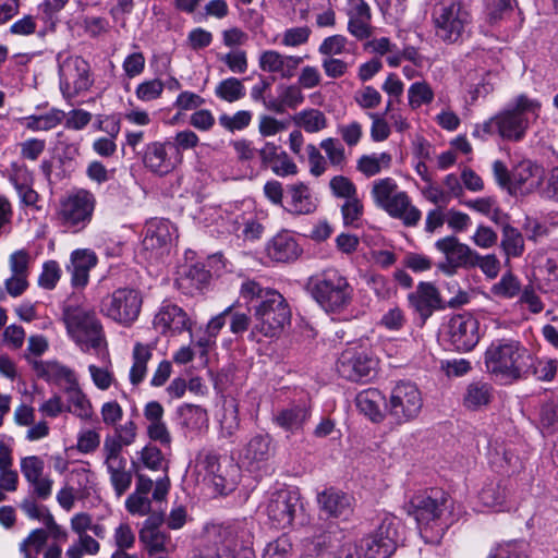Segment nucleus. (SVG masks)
<instances>
[{"label": "nucleus", "instance_id": "obj_1", "mask_svg": "<svg viewBox=\"0 0 558 558\" xmlns=\"http://www.w3.org/2000/svg\"><path fill=\"white\" fill-rule=\"evenodd\" d=\"M243 298L255 301L253 304L254 329L265 337H275L290 324L291 310L281 293L265 289L256 281H246L241 287Z\"/></svg>", "mask_w": 558, "mask_h": 558}, {"label": "nucleus", "instance_id": "obj_2", "mask_svg": "<svg viewBox=\"0 0 558 558\" xmlns=\"http://www.w3.org/2000/svg\"><path fill=\"white\" fill-rule=\"evenodd\" d=\"M541 104L536 99L520 95L514 100V106L506 109L489 120L485 121L482 130L486 134H498L502 138L519 141L529 128V114L538 116Z\"/></svg>", "mask_w": 558, "mask_h": 558}, {"label": "nucleus", "instance_id": "obj_3", "mask_svg": "<svg viewBox=\"0 0 558 558\" xmlns=\"http://www.w3.org/2000/svg\"><path fill=\"white\" fill-rule=\"evenodd\" d=\"M530 352L514 340L494 341L485 352V365L490 374L502 379L526 378Z\"/></svg>", "mask_w": 558, "mask_h": 558}, {"label": "nucleus", "instance_id": "obj_4", "mask_svg": "<svg viewBox=\"0 0 558 558\" xmlns=\"http://www.w3.org/2000/svg\"><path fill=\"white\" fill-rule=\"evenodd\" d=\"M306 288L326 312H340L352 300L353 288L338 270L329 269L308 279Z\"/></svg>", "mask_w": 558, "mask_h": 558}, {"label": "nucleus", "instance_id": "obj_5", "mask_svg": "<svg viewBox=\"0 0 558 558\" xmlns=\"http://www.w3.org/2000/svg\"><path fill=\"white\" fill-rule=\"evenodd\" d=\"M63 320L69 336L83 351L99 350L107 344L102 324L94 310L69 305L63 310Z\"/></svg>", "mask_w": 558, "mask_h": 558}, {"label": "nucleus", "instance_id": "obj_6", "mask_svg": "<svg viewBox=\"0 0 558 558\" xmlns=\"http://www.w3.org/2000/svg\"><path fill=\"white\" fill-rule=\"evenodd\" d=\"M371 195L377 207L390 217L400 219L408 227H413L421 220V210L412 205L407 192L400 191L392 178L375 180Z\"/></svg>", "mask_w": 558, "mask_h": 558}, {"label": "nucleus", "instance_id": "obj_7", "mask_svg": "<svg viewBox=\"0 0 558 558\" xmlns=\"http://www.w3.org/2000/svg\"><path fill=\"white\" fill-rule=\"evenodd\" d=\"M471 21L469 7L460 0H441L433 12L436 36L448 44L457 43Z\"/></svg>", "mask_w": 558, "mask_h": 558}, {"label": "nucleus", "instance_id": "obj_8", "mask_svg": "<svg viewBox=\"0 0 558 558\" xmlns=\"http://www.w3.org/2000/svg\"><path fill=\"white\" fill-rule=\"evenodd\" d=\"M143 305V295L133 288H118L107 294L99 304V312L107 318L130 327L137 320Z\"/></svg>", "mask_w": 558, "mask_h": 558}, {"label": "nucleus", "instance_id": "obj_9", "mask_svg": "<svg viewBox=\"0 0 558 558\" xmlns=\"http://www.w3.org/2000/svg\"><path fill=\"white\" fill-rule=\"evenodd\" d=\"M197 466L205 472L204 480L216 493L226 495L235 488L239 468L228 459L221 461V457L213 450H202L197 457Z\"/></svg>", "mask_w": 558, "mask_h": 558}, {"label": "nucleus", "instance_id": "obj_10", "mask_svg": "<svg viewBox=\"0 0 558 558\" xmlns=\"http://www.w3.org/2000/svg\"><path fill=\"white\" fill-rule=\"evenodd\" d=\"M422 408V393L415 384L400 381L392 388L387 410L398 424L415 420L420 415Z\"/></svg>", "mask_w": 558, "mask_h": 558}, {"label": "nucleus", "instance_id": "obj_11", "mask_svg": "<svg viewBox=\"0 0 558 558\" xmlns=\"http://www.w3.org/2000/svg\"><path fill=\"white\" fill-rule=\"evenodd\" d=\"M60 89L66 99L89 89L93 84L89 63L80 56H69L59 64Z\"/></svg>", "mask_w": 558, "mask_h": 558}, {"label": "nucleus", "instance_id": "obj_12", "mask_svg": "<svg viewBox=\"0 0 558 558\" xmlns=\"http://www.w3.org/2000/svg\"><path fill=\"white\" fill-rule=\"evenodd\" d=\"M94 208V195L86 190H80L61 201L58 219L62 226L78 231L89 223Z\"/></svg>", "mask_w": 558, "mask_h": 558}, {"label": "nucleus", "instance_id": "obj_13", "mask_svg": "<svg viewBox=\"0 0 558 558\" xmlns=\"http://www.w3.org/2000/svg\"><path fill=\"white\" fill-rule=\"evenodd\" d=\"M302 508L301 496L296 489H279L268 500L267 515L276 527L286 529L291 526Z\"/></svg>", "mask_w": 558, "mask_h": 558}, {"label": "nucleus", "instance_id": "obj_14", "mask_svg": "<svg viewBox=\"0 0 558 558\" xmlns=\"http://www.w3.org/2000/svg\"><path fill=\"white\" fill-rule=\"evenodd\" d=\"M398 532L393 519H385L378 529L361 541L363 558H389L396 550Z\"/></svg>", "mask_w": 558, "mask_h": 558}, {"label": "nucleus", "instance_id": "obj_15", "mask_svg": "<svg viewBox=\"0 0 558 558\" xmlns=\"http://www.w3.org/2000/svg\"><path fill=\"white\" fill-rule=\"evenodd\" d=\"M376 362L365 351L350 348L344 350L337 362L338 374L351 381H362L375 369Z\"/></svg>", "mask_w": 558, "mask_h": 558}, {"label": "nucleus", "instance_id": "obj_16", "mask_svg": "<svg viewBox=\"0 0 558 558\" xmlns=\"http://www.w3.org/2000/svg\"><path fill=\"white\" fill-rule=\"evenodd\" d=\"M102 452L110 482L118 496H122L132 484V474L126 470V459L117 442L105 440Z\"/></svg>", "mask_w": 558, "mask_h": 558}, {"label": "nucleus", "instance_id": "obj_17", "mask_svg": "<svg viewBox=\"0 0 558 558\" xmlns=\"http://www.w3.org/2000/svg\"><path fill=\"white\" fill-rule=\"evenodd\" d=\"M450 343L458 351H471L480 340L478 322L471 315H456L448 323Z\"/></svg>", "mask_w": 558, "mask_h": 558}, {"label": "nucleus", "instance_id": "obj_18", "mask_svg": "<svg viewBox=\"0 0 558 558\" xmlns=\"http://www.w3.org/2000/svg\"><path fill=\"white\" fill-rule=\"evenodd\" d=\"M434 495H416L409 504V513L414 517L418 525H429L436 522L446 509L447 498L441 492Z\"/></svg>", "mask_w": 558, "mask_h": 558}, {"label": "nucleus", "instance_id": "obj_19", "mask_svg": "<svg viewBox=\"0 0 558 558\" xmlns=\"http://www.w3.org/2000/svg\"><path fill=\"white\" fill-rule=\"evenodd\" d=\"M544 169L531 160H523L512 169V181L509 185L511 195H527L536 191L544 180Z\"/></svg>", "mask_w": 558, "mask_h": 558}, {"label": "nucleus", "instance_id": "obj_20", "mask_svg": "<svg viewBox=\"0 0 558 558\" xmlns=\"http://www.w3.org/2000/svg\"><path fill=\"white\" fill-rule=\"evenodd\" d=\"M410 306L425 322L435 311L445 308L438 289L430 282H420L408 295Z\"/></svg>", "mask_w": 558, "mask_h": 558}, {"label": "nucleus", "instance_id": "obj_21", "mask_svg": "<svg viewBox=\"0 0 558 558\" xmlns=\"http://www.w3.org/2000/svg\"><path fill=\"white\" fill-rule=\"evenodd\" d=\"M302 62V57L284 56L276 50H265L258 58V65L262 71L277 73L286 80L295 75L296 69Z\"/></svg>", "mask_w": 558, "mask_h": 558}, {"label": "nucleus", "instance_id": "obj_22", "mask_svg": "<svg viewBox=\"0 0 558 558\" xmlns=\"http://www.w3.org/2000/svg\"><path fill=\"white\" fill-rule=\"evenodd\" d=\"M436 248L446 257V263L451 267H474L477 253L469 245L459 242L456 236H446L435 243Z\"/></svg>", "mask_w": 558, "mask_h": 558}, {"label": "nucleus", "instance_id": "obj_23", "mask_svg": "<svg viewBox=\"0 0 558 558\" xmlns=\"http://www.w3.org/2000/svg\"><path fill=\"white\" fill-rule=\"evenodd\" d=\"M187 314L178 305H162L154 318V327L162 335L181 333L190 329Z\"/></svg>", "mask_w": 558, "mask_h": 558}, {"label": "nucleus", "instance_id": "obj_24", "mask_svg": "<svg viewBox=\"0 0 558 558\" xmlns=\"http://www.w3.org/2000/svg\"><path fill=\"white\" fill-rule=\"evenodd\" d=\"M322 511L328 517L348 519L353 512V498L336 488H327L317 495Z\"/></svg>", "mask_w": 558, "mask_h": 558}, {"label": "nucleus", "instance_id": "obj_25", "mask_svg": "<svg viewBox=\"0 0 558 558\" xmlns=\"http://www.w3.org/2000/svg\"><path fill=\"white\" fill-rule=\"evenodd\" d=\"M253 522L247 520L234 521L220 526L219 536L222 542L221 549H228L230 553L236 548H244L252 544Z\"/></svg>", "mask_w": 558, "mask_h": 558}, {"label": "nucleus", "instance_id": "obj_26", "mask_svg": "<svg viewBox=\"0 0 558 558\" xmlns=\"http://www.w3.org/2000/svg\"><path fill=\"white\" fill-rule=\"evenodd\" d=\"M274 454L271 437L269 435L256 434L244 446L241 459L247 468L257 470Z\"/></svg>", "mask_w": 558, "mask_h": 558}, {"label": "nucleus", "instance_id": "obj_27", "mask_svg": "<svg viewBox=\"0 0 558 558\" xmlns=\"http://www.w3.org/2000/svg\"><path fill=\"white\" fill-rule=\"evenodd\" d=\"M169 148H172L169 143L153 142L147 144L143 154L145 167L159 175L171 172L175 168L177 161L169 155Z\"/></svg>", "mask_w": 558, "mask_h": 558}, {"label": "nucleus", "instance_id": "obj_28", "mask_svg": "<svg viewBox=\"0 0 558 558\" xmlns=\"http://www.w3.org/2000/svg\"><path fill=\"white\" fill-rule=\"evenodd\" d=\"M96 254L87 248L75 250L71 254L70 264L66 266L71 274L73 287H85L89 280V271L97 265Z\"/></svg>", "mask_w": 558, "mask_h": 558}, {"label": "nucleus", "instance_id": "obj_29", "mask_svg": "<svg viewBox=\"0 0 558 558\" xmlns=\"http://www.w3.org/2000/svg\"><path fill=\"white\" fill-rule=\"evenodd\" d=\"M348 31L359 40L372 36L371 10L363 0H353L349 10Z\"/></svg>", "mask_w": 558, "mask_h": 558}, {"label": "nucleus", "instance_id": "obj_30", "mask_svg": "<svg viewBox=\"0 0 558 558\" xmlns=\"http://www.w3.org/2000/svg\"><path fill=\"white\" fill-rule=\"evenodd\" d=\"M301 253V247L289 232L278 233L267 245L268 256L280 263L293 262Z\"/></svg>", "mask_w": 558, "mask_h": 558}, {"label": "nucleus", "instance_id": "obj_31", "mask_svg": "<svg viewBox=\"0 0 558 558\" xmlns=\"http://www.w3.org/2000/svg\"><path fill=\"white\" fill-rule=\"evenodd\" d=\"M138 537L149 557H156L158 554L168 555L175 550V544L171 536L161 530H155L148 525L143 526Z\"/></svg>", "mask_w": 558, "mask_h": 558}, {"label": "nucleus", "instance_id": "obj_32", "mask_svg": "<svg viewBox=\"0 0 558 558\" xmlns=\"http://www.w3.org/2000/svg\"><path fill=\"white\" fill-rule=\"evenodd\" d=\"M496 73L484 69L470 70L462 80L464 88L472 95L475 100L484 97L494 90Z\"/></svg>", "mask_w": 558, "mask_h": 558}, {"label": "nucleus", "instance_id": "obj_33", "mask_svg": "<svg viewBox=\"0 0 558 558\" xmlns=\"http://www.w3.org/2000/svg\"><path fill=\"white\" fill-rule=\"evenodd\" d=\"M172 226L167 220H153L147 223L143 247L146 251H158L167 247L171 242Z\"/></svg>", "mask_w": 558, "mask_h": 558}, {"label": "nucleus", "instance_id": "obj_34", "mask_svg": "<svg viewBox=\"0 0 558 558\" xmlns=\"http://www.w3.org/2000/svg\"><path fill=\"white\" fill-rule=\"evenodd\" d=\"M310 417V411L305 405H292L280 410L274 417V422L290 433L301 430Z\"/></svg>", "mask_w": 558, "mask_h": 558}, {"label": "nucleus", "instance_id": "obj_35", "mask_svg": "<svg viewBox=\"0 0 558 558\" xmlns=\"http://www.w3.org/2000/svg\"><path fill=\"white\" fill-rule=\"evenodd\" d=\"M384 401L385 397L377 389L363 390L357 393L355 398L359 411L374 422L383 420L381 405L384 404Z\"/></svg>", "mask_w": 558, "mask_h": 558}, {"label": "nucleus", "instance_id": "obj_36", "mask_svg": "<svg viewBox=\"0 0 558 558\" xmlns=\"http://www.w3.org/2000/svg\"><path fill=\"white\" fill-rule=\"evenodd\" d=\"M288 191L291 197L288 207L289 213L293 215H308L315 211L316 204L312 199L310 190L305 184H292Z\"/></svg>", "mask_w": 558, "mask_h": 558}, {"label": "nucleus", "instance_id": "obj_37", "mask_svg": "<svg viewBox=\"0 0 558 558\" xmlns=\"http://www.w3.org/2000/svg\"><path fill=\"white\" fill-rule=\"evenodd\" d=\"M220 435L231 438L240 428L239 404L234 398H226L222 403V413L219 418Z\"/></svg>", "mask_w": 558, "mask_h": 558}, {"label": "nucleus", "instance_id": "obj_38", "mask_svg": "<svg viewBox=\"0 0 558 558\" xmlns=\"http://www.w3.org/2000/svg\"><path fill=\"white\" fill-rule=\"evenodd\" d=\"M181 424L190 430H201L208 425V414L201 405L185 403L178 409Z\"/></svg>", "mask_w": 558, "mask_h": 558}, {"label": "nucleus", "instance_id": "obj_39", "mask_svg": "<svg viewBox=\"0 0 558 558\" xmlns=\"http://www.w3.org/2000/svg\"><path fill=\"white\" fill-rule=\"evenodd\" d=\"M490 385L482 381L471 383L465 390L463 404L471 410H476L490 402L493 396Z\"/></svg>", "mask_w": 558, "mask_h": 558}, {"label": "nucleus", "instance_id": "obj_40", "mask_svg": "<svg viewBox=\"0 0 558 558\" xmlns=\"http://www.w3.org/2000/svg\"><path fill=\"white\" fill-rule=\"evenodd\" d=\"M68 396V410L83 420H88L93 414V407L87 397L80 389L78 385L65 388Z\"/></svg>", "mask_w": 558, "mask_h": 558}, {"label": "nucleus", "instance_id": "obj_41", "mask_svg": "<svg viewBox=\"0 0 558 558\" xmlns=\"http://www.w3.org/2000/svg\"><path fill=\"white\" fill-rule=\"evenodd\" d=\"M294 123L307 133H318L327 128V118L318 109H305L293 117Z\"/></svg>", "mask_w": 558, "mask_h": 558}, {"label": "nucleus", "instance_id": "obj_42", "mask_svg": "<svg viewBox=\"0 0 558 558\" xmlns=\"http://www.w3.org/2000/svg\"><path fill=\"white\" fill-rule=\"evenodd\" d=\"M526 368V377L534 376L538 380L550 381L557 373V361L553 359H536L530 353Z\"/></svg>", "mask_w": 558, "mask_h": 558}, {"label": "nucleus", "instance_id": "obj_43", "mask_svg": "<svg viewBox=\"0 0 558 558\" xmlns=\"http://www.w3.org/2000/svg\"><path fill=\"white\" fill-rule=\"evenodd\" d=\"M151 350L148 345L136 343L133 350V366L130 371V380L133 385H138L146 375L147 362L151 357Z\"/></svg>", "mask_w": 558, "mask_h": 558}, {"label": "nucleus", "instance_id": "obj_44", "mask_svg": "<svg viewBox=\"0 0 558 558\" xmlns=\"http://www.w3.org/2000/svg\"><path fill=\"white\" fill-rule=\"evenodd\" d=\"M391 156L387 153L363 155L359 158L356 169L366 177L378 174L383 168H389Z\"/></svg>", "mask_w": 558, "mask_h": 558}, {"label": "nucleus", "instance_id": "obj_45", "mask_svg": "<svg viewBox=\"0 0 558 558\" xmlns=\"http://www.w3.org/2000/svg\"><path fill=\"white\" fill-rule=\"evenodd\" d=\"M515 0H484L486 22L496 25L513 11Z\"/></svg>", "mask_w": 558, "mask_h": 558}, {"label": "nucleus", "instance_id": "obj_46", "mask_svg": "<svg viewBox=\"0 0 558 558\" xmlns=\"http://www.w3.org/2000/svg\"><path fill=\"white\" fill-rule=\"evenodd\" d=\"M500 246L507 257H519L524 252L523 235L517 228L505 226Z\"/></svg>", "mask_w": 558, "mask_h": 558}, {"label": "nucleus", "instance_id": "obj_47", "mask_svg": "<svg viewBox=\"0 0 558 558\" xmlns=\"http://www.w3.org/2000/svg\"><path fill=\"white\" fill-rule=\"evenodd\" d=\"M48 532L44 529H36L21 543L20 551L25 558H35L46 546Z\"/></svg>", "mask_w": 558, "mask_h": 558}, {"label": "nucleus", "instance_id": "obj_48", "mask_svg": "<svg viewBox=\"0 0 558 558\" xmlns=\"http://www.w3.org/2000/svg\"><path fill=\"white\" fill-rule=\"evenodd\" d=\"M77 536V541L65 551L68 558H83L84 555L95 556L99 553L100 544L98 541L88 534Z\"/></svg>", "mask_w": 558, "mask_h": 558}, {"label": "nucleus", "instance_id": "obj_49", "mask_svg": "<svg viewBox=\"0 0 558 558\" xmlns=\"http://www.w3.org/2000/svg\"><path fill=\"white\" fill-rule=\"evenodd\" d=\"M409 106L417 109L422 105L430 104L434 99V92L430 85L425 82H415L408 89Z\"/></svg>", "mask_w": 558, "mask_h": 558}, {"label": "nucleus", "instance_id": "obj_50", "mask_svg": "<svg viewBox=\"0 0 558 558\" xmlns=\"http://www.w3.org/2000/svg\"><path fill=\"white\" fill-rule=\"evenodd\" d=\"M216 95L228 102H234L245 96V87L239 78L229 77L217 85Z\"/></svg>", "mask_w": 558, "mask_h": 558}, {"label": "nucleus", "instance_id": "obj_51", "mask_svg": "<svg viewBox=\"0 0 558 558\" xmlns=\"http://www.w3.org/2000/svg\"><path fill=\"white\" fill-rule=\"evenodd\" d=\"M320 148L327 156V161L338 168L342 169L347 162L345 150L343 145L333 137L325 138L319 144Z\"/></svg>", "mask_w": 558, "mask_h": 558}, {"label": "nucleus", "instance_id": "obj_52", "mask_svg": "<svg viewBox=\"0 0 558 558\" xmlns=\"http://www.w3.org/2000/svg\"><path fill=\"white\" fill-rule=\"evenodd\" d=\"M521 287L519 280L511 274L502 275L500 280L492 288V292L500 298L512 299L520 293Z\"/></svg>", "mask_w": 558, "mask_h": 558}, {"label": "nucleus", "instance_id": "obj_53", "mask_svg": "<svg viewBox=\"0 0 558 558\" xmlns=\"http://www.w3.org/2000/svg\"><path fill=\"white\" fill-rule=\"evenodd\" d=\"M539 423L543 430L547 434L558 432V403L548 401L542 405Z\"/></svg>", "mask_w": 558, "mask_h": 558}, {"label": "nucleus", "instance_id": "obj_54", "mask_svg": "<svg viewBox=\"0 0 558 558\" xmlns=\"http://www.w3.org/2000/svg\"><path fill=\"white\" fill-rule=\"evenodd\" d=\"M219 124L230 131H240L250 125L252 121V113L247 110H240L235 112L233 116H229L223 113L219 117Z\"/></svg>", "mask_w": 558, "mask_h": 558}, {"label": "nucleus", "instance_id": "obj_55", "mask_svg": "<svg viewBox=\"0 0 558 558\" xmlns=\"http://www.w3.org/2000/svg\"><path fill=\"white\" fill-rule=\"evenodd\" d=\"M329 187L332 194L338 198L350 199L357 196V190L354 183L344 175H336L329 181Z\"/></svg>", "mask_w": 558, "mask_h": 558}, {"label": "nucleus", "instance_id": "obj_56", "mask_svg": "<svg viewBox=\"0 0 558 558\" xmlns=\"http://www.w3.org/2000/svg\"><path fill=\"white\" fill-rule=\"evenodd\" d=\"M364 211L362 202L357 196L347 199L341 206L344 226L356 227Z\"/></svg>", "mask_w": 558, "mask_h": 558}, {"label": "nucleus", "instance_id": "obj_57", "mask_svg": "<svg viewBox=\"0 0 558 558\" xmlns=\"http://www.w3.org/2000/svg\"><path fill=\"white\" fill-rule=\"evenodd\" d=\"M232 308H234L233 305L227 307L223 312H221L217 316L213 317L208 322V324L206 326V331H205L206 336L198 341V343L201 345L205 347V345H208L211 342H214V340L217 337V335L219 333V331L226 325V317L229 316Z\"/></svg>", "mask_w": 558, "mask_h": 558}, {"label": "nucleus", "instance_id": "obj_58", "mask_svg": "<svg viewBox=\"0 0 558 558\" xmlns=\"http://www.w3.org/2000/svg\"><path fill=\"white\" fill-rule=\"evenodd\" d=\"M278 92L281 105H286V107L288 108L295 109L304 101V95L302 93V89L296 84H281L278 86Z\"/></svg>", "mask_w": 558, "mask_h": 558}, {"label": "nucleus", "instance_id": "obj_59", "mask_svg": "<svg viewBox=\"0 0 558 558\" xmlns=\"http://www.w3.org/2000/svg\"><path fill=\"white\" fill-rule=\"evenodd\" d=\"M61 277V269L56 260H48L43 265V271L38 277V284L47 290H52Z\"/></svg>", "mask_w": 558, "mask_h": 558}, {"label": "nucleus", "instance_id": "obj_60", "mask_svg": "<svg viewBox=\"0 0 558 558\" xmlns=\"http://www.w3.org/2000/svg\"><path fill=\"white\" fill-rule=\"evenodd\" d=\"M480 499L486 507L501 506L506 500V489L499 484H488L481 490Z\"/></svg>", "mask_w": 558, "mask_h": 558}, {"label": "nucleus", "instance_id": "obj_61", "mask_svg": "<svg viewBox=\"0 0 558 558\" xmlns=\"http://www.w3.org/2000/svg\"><path fill=\"white\" fill-rule=\"evenodd\" d=\"M354 100L362 109H375L381 102V95L375 87L367 85L355 93Z\"/></svg>", "mask_w": 558, "mask_h": 558}, {"label": "nucleus", "instance_id": "obj_62", "mask_svg": "<svg viewBox=\"0 0 558 558\" xmlns=\"http://www.w3.org/2000/svg\"><path fill=\"white\" fill-rule=\"evenodd\" d=\"M165 84L157 78L141 83L135 90L136 97L142 101H151L159 98L163 92Z\"/></svg>", "mask_w": 558, "mask_h": 558}, {"label": "nucleus", "instance_id": "obj_63", "mask_svg": "<svg viewBox=\"0 0 558 558\" xmlns=\"http://www.w3.org/2000/svg\"><path fill=\"white\" fill-rule=\"evenodd\" d=\"M20 468L23 476L28 482L44 474L45 462L37 456H28L21 459Z\"/></svg>", "mask_w": 558, "mask_h": 558}, {"label": "nucleus", "instance_id": "obj_64", "mask_svg": "<svg viewBox=\"0 0 558 558\" xmlns=\"http://www.w3.org/2000/svg\"><path fill=\"white\" fill-rule=\"evenodd\" d=\"M292 544L287 535L279 536L269 543L265 549L264 558H288Z\"/></svg>", "mask_w": 558, "mask_h": 558}]
</instances>
